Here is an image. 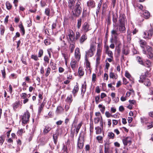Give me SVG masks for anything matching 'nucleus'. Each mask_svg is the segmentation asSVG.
Listing matches in <instances>:
<instances>
[{"label": "nucleus", "mask_w": 153, "mask_h": 153, "mask_svg": "<svg viewBox=\"0 0 153 153\" xmlns=\"http://www.w3.org/2000/svg\"><path fill=\"white\" fill-rule=\"evenodd\" d=\"M74 56L76 60L78 61L80 59L81 55L79 49L78 48H76L75 49Z\"/></svg>", "instance_id": "14"}, {"label": "nucleus", "mask_w": 153, "mask_h": 153, "mask_svg": "<svg viewBox=\"0 0 153 153\" xmlns=\"http://www.w3.org/2000/svg\"><path fill=\"white\" fill-rule=\"evenodd\" d=\"M127 22V20L125 15L123 14H120L119 18L118 23L117 25L118 31L121 33H124L126 31V28L125 27V23Z\"/></svg>", "instance_id": "1"}, {"label": "nucleus", "mask_w": 153, "mask_h": 153, "mask_svg": "<svg viewBox=\"0 0 153 153\" xmlns=\"http://www.w3.org/2000/svg\"><path fill=\"white\" fill-rule=\"evenodd\" d=\"M95 50V47L93 44L90 45L89 49L85 51V58L88 57H91L94 54V51Z\"/></svg>", "instance_id": "7"}, {"label": "nucleus", "mask_w": 153, "mask_h": 153, "mask_svg": "<svg viewBox=\"0 0 153 153\" xmlns=\"http://www.w3.org/2000/svg\"><path fill=\"white\" fill-rule=\"evenodd\" d=\"M82 122L80 123L77 126H76V123L75 121H74L72 123L71 127V134L72 137H73L74 135V134L75 130V134L76 135H77L78 133L79 129L82 126Z\"/></svg>", "instance_id": "3"}, {"label": "nucleus", "mask_w": 153, "mask_h": 153, "mask_svg": "<svg viewBox=\"0 0 153 153\" xmlns=\"http://www.w3.org/2000/svg\"><path fill=\"white\" fill-rule=\"evenodd\" d=\"M118 30V28L117 30L113 29L111 31V35L112 38L115 39H117L119 34L117 33V30Z\"/></svg>", "instance_id": "20"}, {"label": "nucleus", "mask_w": 153, "mask_h": 153, "mask_svg": "<svg viewBox=\"0 0 153 153\" xmlns=\"http://www.w3.org/2000/svg\"><path fill=\"white\" fill-rule=\"evenodd\" d=\"M144 63L146 67L149 68H150L152 66V63L148 59L145 61Z\"/></svg>", "instance_id": "33"}, {"label": "nucleus", "mask_w": 153, "mask_h": 153, "mask_svg": "<svg viewBox=\"0 0 153 153\" xmlns=\"http://www.w3.org/2000/svg\"><path fill=\"white\" fill-rule=\"evenodd\" d=\"M76 63V61L72 60L71 61L70 63V65L71 68L74 71L76 69L77 67Z\"/></svg>", "instance_id": "23"}, {"label": "nucleus", "mask_w": 153, "mask_h": 153, "mask_svg": "<svg viewBox=\"0 0 153 153\" xmlns=\"http://www.w3.org/2000/svg\"><path fill=\"white\" fill-rule=\"evenodd\" d=\"M106 53L108 55L109 57H113V53L111 51L109 50V48L108 47H107L106 48Z\"/></svg>", "instance_id": "30"}, {"label": "nucleus", "mask_w": 153, "mask_h": 153, "mask_svg": "<svg viewBox=\"0 0 153 153\" xmlns=\"http://www.w3.org/2000/svg\"><path fill=\"white\" fill-rule=\"evenodd\" d=\"M153 34V28L152 27L148 31L143 32V37L145 39H151Z\"/></svg>", "instance_id": "5"}, {"label": "nucleus", "mask_w": 153, "mask_h": 153, "mask_svg": "<svg viewBox=\"0 0 153 153\" xmlns=\"http://www.w3.org/2000/svg\"><path fill=\"white\" fill-rule=\"evenodd\" d=\"M84 140L82 137L80 138L79 137L78 138V141L77 144V147L79 149H82L84 146Z\"/></svg>", "instance_id": "11"}, {"label": "nucleus", "mask_w": 153, "mask_h": 153, "mask_svg": "<svg viewBox=\"0 0 153 153\" xmlns=\"http://www.w3.org/2000/svg\"><path fill=\"white\" fill-rule=\"evenodd\" d=\"M91 29L89 24L87 22H85L82 25V31L85 34Z\"/></svg>", "instance_id": "9"}, {"label": "nucleus", "mask_w": 153, "mask_h": 153, "mask_svg": "<svg viewBox=\"0 0 153 153\" xmlns=\"http://www.w3.org/2000/svg\"><path fill=\"white\" fill-rule=\"evenodd\" d=\"M53 138L54 143L56 144L57 142L58 135L56 134H54L53 135Z\"/></svg>", "instance_id": "47"}, {"label": "nucleus", "mask_w": 153, "mask_h": 153, "mask_svg": "<svg viewBox=\"0 0 153 153\" xmlns=\"http://www.w3.org/2000/svg\"><path fill=\"white\" fill-rule=\"evenodd\" d=\"M147 56L150 59H153V53L151 52H149Z\"/></svg>", "instance_id": "56"}, {"label": "nucleus", "mask_w": 153, "mask_h": 153, "mask_svg": "<svg viewBox=\"0 0 153 153\" xmlns=\"http://www.w3.org/2000/svg\"><path fill=\"white\" fill-rule=\"evenodd\" d=\"M50 8H46L45 9V14L47 15V16H50Z\"/></svg>", "instance_id": "46"}, {"label": "nucleus", "mask_w": 153, "mask_h": 153, "mask_svg": "<svg viewBox=\"0 0 153 153\" xmlns=\"http://www.w3.org/2000/svg\"><path fill=\"white\" fill-rule=\"evenodd\" d=\"M5 140V137L2 135L0 137V144L2 145Z\"/></svg>", "instance_id": "51"}, {"label": "nucleus", "mask_w": 153, "mask_h": 153, "mask_svg": "<svg viewBox=\"0 0 153 153\" xmlns=\"http://www.w3.org/2000/svg\"><path fill=\"white\" fill-rule=\"evenodd\" d=\"M43 93L42 92H40L39 93L38 97L40 99H39V101H40V100L42 99H43Z\"/></svg>", "instance_id": "63"}, {"label": "nucleus", "mask_w": 153, "mask_h": 153, "mask_svg": "<svg viewBox=\"0 0 153 153\" xmlns=\"http://www.w3.org/2000/svg\"><path fill=\"white\" fill-rule=\"evenodd\" d=\"M1 73L3 79H5L6 77V74L4 67L3 69L1 70Z\"/></svg>", "instance_id": "48"}, {"label": "nucleus", "mask_w": 153, "mask_h": 153, "mask_svg": "<svg viewBox=\"0 0 153 153\" xmlns=\"http://www.w3.org/2000/svg\"><path fill=\"white\" fill-rule=\"evenodd\" d=\"M102 50V48L101 45L99 43H98L96 56L100 57L101 55V54Z\"/></svg>", "instance_id": "16"}, {"label": "nucleus", "mask_w": 153, "mask_h": 153, "mask_svg": "<svg viewBox=\"0 0 153 153\" xmlns=\"http://www.w3.org/2000/svg\"><path fill=\"white\" fill-rule=\"evenodd\" d=\"M87 36L86 34H83L79 38V42L81 44H82L87 39Z\"/></svg>", "instance_id": "19"}, {"label": "nucleus", "mask_w": 153, "mask_h": 153, "mask_svg": "<svg viewBox=\"0 0 153 153\" xmlns=\"http://www.w3.org/2000/svg\"><path fill=\"white\" fill-rule=\"evenodd\" d=\"M82 19H80L77 20V26L78 29H79L82 24Z\"/></svg>", "instance_id": "54"}, {"label": "nucleus", "mask_w": 153, "mask_h": 153, "mask_svg": "<svg viewBox=\"0 0 153 153\" xmlns=\"http://www.w3.org/2000/svg\"><path fill=\"white\" fill-rule=\"evenodd\" d=\"M95 129L96 130V134H99L101 133L102 128H100L99 126L95 127Z\"/></svg>", "instance_id": "41"}, {"label": "nucleus", "mask_w": 153, "mask_h": 153, "mask_svg": "<svg viewBox=\"0 0 153 153\" xmlns=\"http://www.w3.org/2000/svg\"><path fill=\"white\" fill-rule=\"evenodd\" d=\"M73 100L72 95L71 94L68 96L66 99V101L69 103L70 105L72 102Z\"/></svg>", "instance_id": "26"}, {"label": "nucleus", "mask_w": 153, "mask_h": 153, "mask_svg": "<svg viewBox=\"0 0 153 153\" xmlns=\"http://www.w3.org/2000/svg\"><path fill=\"white\" fill-rule=\"evenodd\" d=\"M20 104V102L19 101L15 102L13 105V108L14 109H15L19 107Z\"/></svg>", "instance_id": "49"}, {"label": "nucleus", "mask_w": 153, "mask_h": 153, "mask_svg": "<svg viewBox=\"0 0 153 153\" xmlns=\"http://www.w3.org/2000/svg\"><path fill=\"white\" fill-rule=\"evenodd\" d=\"M19 27L20 28V31L22 35H24L25 33V30L24 26L22 24L20 25L19 26Z\"/></svg>", "instance_id": "31"}, {"label": "nucleus", "mask_w": 153, "mask_h": 153, "mask_svg": "<svg viewBox=\"0 0 153 153\" xmlns=\"http://www.w3.org/2000/svg\"><path fill=\"white\" fill-rule=\"evenodd\" d=\"M123 142L125 146L130 145L131 143V138L129 137H126L123 140Z\"/></svg>", "instance_id": "12"}, {"label": "nucleus", "mask_w": 153, "mask_h": 153, "mask_svg": "<svg viewBox=\"0 0 153 153\" xmlns=\"http://www.w3.org/2000/svg\"><path fill=\"white\" fill-rule=\"evenodd\" d=\"M109 76L110 78L111 79H116L118 77L117 74L112 72H110Z\"/></svg>", "instance_id": "25"}, {"label": "nucleus", "mask_w": 153, "mask_h": 153, "mask_svg": "<svg viewBox=\"0 0 153 153\" xmlns=\"http://www.w3.org/2000/svg\"><path fill=\"white\" fill-rule=\"evenodd\" d=\"M5 29L4 26L2 25H1L0 27V34L1 35H3Z\"/></svg>", "instance_id": "40"}, {"label": "nucleus", "mask_w": 153, "mask_h": 153, "mask_svg": "<svg viewBox=\"0 0 153 153\" xmlns=\"http://www.w3.org/2000/svg\"><path fill=\"white\" fill-rule=\"evenodd\" d=\"M79 91V85H78L77 83H76V85L72 91V93L73 94V96L74 97H75L76 95V94Z\"/></svg>", "instance_id": "21"}, {"label": "nucleus", "mask_w": 153, "mask_h": 153, "mask_svg": "<svg viewBox=\"0 0 153 153\" xmlns=\"http://www.w3.org/2000/svg\"><path fill=\"white\" fill-rule=\"evenodd\" d=\"M87 6L89 8H92L95 7V2L93 0H89L87 2Z\"/></svg>", "instance_id": "18"}, {"label": "nucleus", "mask_w": 153, "mask_h": 153, "mask_svg": "<svg viewBox=\"0 0 153 153\" xmlns=\"http://www.w3.org/2000/svg\"><path fill=\"white\" fill-rule=\"evenodd\" d=\"M43 50L42 49H40L39 50V52L38 57H41L43 55Z\"/></svg>", "instance_id": "55"}, {"label": "nucleus", "mask_w": 153, "mask_h": 153, "mask_svg": "<svg viewBox=\"0 0 153 153\" xmlns=\"http://www.w3.org/2000/svg\"><path fill=\"white\" fill-rule=\"evenodd\" d=\"M98 107L100 109V111H101V113L103 114L104 113L105 110V106L101 104H99L98 105Z\"/></svg>", "instance_id": "34"}, {"label": "nucleus", "mask_w": 153, "mask_h": 153, "mask_svg": "<svg viewBox=\"0 0 153 153\" xmlns=\"http://www.w3.org/2000/svg\"><path fill=\"white\" fill-rule=\"evenodd\" d=\"M136 60L140 64L143 65H145L142 59L140 56H137V57Z\"/></svg>", "instance_id": "28"}, {"label": "nucleus", "mask_w": 153, "mask_h": 153, "mask_svg": "<svg viewBox=\"0 0 153 153\" xmlns=\"http://www.w3.org/2000/svg\"><path fill=\"white\" fill-rule=\"evenodd\" d=\"M139 43L141 48L143 49H144L145 46L147 44V43L146 42L145 40L142 39H140Z\"/></svg>", "instance_id": "22"}, {"label": "nucleus", "mask_w": 153, "mask_h": 153, "mask_svg": "<svg viewBox=\"0 0 153 153\" xmlns=\"http://www.w3.org/2000/svg\"><path fill=\"white\" fill-rule=\"evenodd\" d=\"M149 72L146 71L140 76V79L139 80V82L143 83L146 86H150L151 85V82L150 80L147 78V77L149 75Z\"/></svg>", "instance_id": "2"}, {"label": "nucleus", "mask_w": 153, "mask_h": 153, "mask_svg": "<svg viewBox=\"0 0 153 153\" xmlns=\"http://www.w3.org/2000/svg\"><path fill=\"white\" fill-rule=\"evenodd\" d=\"M31 58L36 61L39 60L38 57L36 55H32L31 56Z\"/></svg>", "instance_id": "57"}, {"label": "nucleus", "mask_w": 153, "mask_h": 153, "mask_svg": "<svg viewBox=\"0 0 153 153\" xmlns=\"http://www.w3.org/2000/svg\"><path fill=\"white\" fill-rule=\"evenodd\" d=\"M17 77V75L16 74L13 73L12 74L9 76V78H10L12 79H16Z\"/></svg>", "instance_id": "59"}, {"label": "nucleus", "mask_w": 153, "mask_h": 153, "mask_svg": "<svg viewBox=\"0 0 153 153\" xmlns=\"http://www.w3.org/2000/svg\"><path fill=\"white\" fill-rule=\"evenodd\" d=\"M44 60L45 62L48 63L49 62V59L47 56H45L44 57Z\"/></svg>", "instance_id": "62"}, {"label": "nucleus", "mask_w": 153, "mask_h": 153, "mask_svg": "<svg viewBox=\"0 0 153 153\" xmlns=\"http://www.w3.org/2000/svg\"><path fill=\"white\" fill-rule=\"evenodd\" d=\"M86 82L85 81L84 82V83L82 84L81 88V94L82 95V98L83 97L84 94L86 91Z\"/></svg>", "instance_id": "17"}, {"label": "nucleus", "mask_w": 153, "mask_h": 153, "mask_svg": "<svg viewBox=\"0 0 153 153\" xmlns=\"http://www.w3.org/2000/svg\"><path fill=\"white\" fill-rule=\"evenodd\" d=\"M54 38L48 37L47 38L44 40V42L45 45L48 46L51 45L52 42H54Z\"/></svg>", "instance_id": "13"}, {"label": "nucleus", "mask_w": 153, "mask_h": 153, "mask_svg": "<svg viewBox=\"0 0 153 153\" xmlns=\"http://www.w3.org/2000/svg\"><path fill=\"white\" fill-rule=\"evenodd\" d=\"M134 6L139 9V10H142L143 8V6L139 3H137L136 4L134 5Z\"/></svg>", "instance_id": "43"}, {"label": "nucleus", "mask_w": 153, "mask_h": 153, "mask_svg": "<svg viewBox=\"0 0 153 153\" xmlns=\"http://www.w3.org/2000/svg\"><path fill=\"white\" fill-rule=\"evenodd\" d=\"M140 120L141 122L142 123H144L146 124L148 123V118L144 117H141L140 118Z\"/></svg>", "instance_id": "37"}, {"label": "nucleus", "mask_w": 153, "mask_h": 153, "mask_svg": "<svg viewBox=\"0 0 153 153\" xmlns=\"http://www.w3.org/2000/svg\"><path fill=\"white\" fill-rule=\"evenodd\" d=\"M122 52L123 54L127 55L129 53V51L127 48H124L123 49Z\"/></svg>", "instance_id": "45"}, {"label": "nucleus", "mask_w": 153, "mask_h": 153, "mask_svg": "<svg viewBox=\"0 0 153 153\" xmlns=\"http://www.w3.org/2000/svg\"><path fill=\"white\" fill-rule=\"evenodd\" d=\"M110 147L109 144L108 143H106L104 145V152H109L108 150Z\"/></svg>", "instance_id": "36"}, {"label": "nucleus", "mask_w": 153, "mask_h": 153, "mask_svg": "<svg viewBox=\"0 0 153 153\" xmlns=\"http://www.w3.org/2000/svg\"><path fill=\"white\" fill-rule=\"evenodd\" d=\"M85 64L86 65V68L88 70H90V63L88 61L87 58H85Z\"/></svg>", "instance_id": "32"}, {"label": "nucleus", "mask_w": 153, "mask_h": 153, "mask_svg": "<svg viewBox=\"0 0 153 153\" xmlns=\"http://www.w3.org/2000/svg\"><path fill=\"white\" fill-rule=\"evenodd\" d=\"M76 0H68V7L69 9L73 10L76 5Z\"/></svg>", "instance_id": "10"}, {"label": "nucleus", "mask_w": 153, "mask_h": 153, "mask_svg": "<svg viewBox=\"0 0 153 153\" xmlns=\"http://www.w3.org/2000/svg\"><path fill=\"white\" fill-rule=\"evenodd\" d=\"M78 73L80 76H82L84 74V72L82 68L79 67L78 69Z\"/></svg>", "instance_id": "42"}, {"label": "nucleus", "mask_w": 153, "mask_h": 153, "mask_svg": "<svg viewBox=\"0 0 153 153\" xmlns=\"http://www.w3.org/2000/svg\"><path fill=\"white\" fill-rule=\"evenodd\" d=\"M100 117H97L95 118L94 119V122L95 123L97 124L98 123L99 121L100 122Z\"/></svg>", "instance_id": "64"}, {"label": "nucleus", "mask_w": 153, "mask_h": 153, "mask_svg": "<svg viewBox=\"0 0 153 153\" xmlns=\"http://www.w3.org/2000/svg\"><path fill=\"white\" fill-rule=\"evenodd\" d=\"M80 33L78 31H76V32L75 37V41L76 40H77L80 37Z\"/></svg>", "instance_id": "44"}, {"label": "nucleus", "mask_w": 153, "mask_h": 153, "mask_svg": "<svg viewBox=\"0 0 153 153\" xmlns=\"http://www.w3.org/2000/svg\"><path fill=\"white\" fill-rule=\"evenodd\" d=\"M147 127L148 129L151 128L153 127V121L151 123H147Z\"/></svg>", "instance_id": "53"}, {"label": "nucleus", "mask_w": 153, "mask_h": 153, "mask_svg": "<svg viewBox=\"0 0 153 153\" xmlns=\"http://www.w3.org/2000/svg\"><path fill=\"white\" fill-rule=\"evenodd\" d=\"M108 136L109 139H113L114 137V134L111 132H108Z\"/></svg>", "instance_id": "39"}, {"label": "nucleus", "mask_w": 153, "mask_h": 153, "mask_svg": "<svg viewBox=\"0 0 153 153\" xmlns=\"http://www.w3.org/2000/svg\"><path fill=\"white\" fill-rule=\"evenodd\" d=\"M30 114L28 111H26L22 116V122L24 124H27L29 121Z\"/></svg>", "instance_id": "8"}, {"label": "nucleus", "mask_w": 153, "mask_h": 153, "mask_svg": "<svg viewBox=\"0 0 153 153\" xmlns=\"http://www.w3.org/2000/svg\"><path fill=\"white\" fill-rule=\"evenodd\" d=\"M52 128L48 125H47L45 127L43 130V133L44 134H47L51 129Z\"/></svg>", "instance_id": "24"}, {"label": "nucleus", "mask_w": 153, "mask_h": 153, "mask_svg": "<svg viewBox=\"0 0 153 153\" xmlns=\"http://www.w3.org/2000/svg\"><path fill=\"white\" fill-rule=\"evenodd\" d=\"M50 66L52 70H55L56 69V64L53 62L52 60H51L50 62Z\"/></svg>", "instance_id": "35"}, {"label": "nucleus", "mask_w": 153, "mask_h": 153, "mask_svg": "<svg viewBox=\"0 0 153 153\" xmlns=\"http://www.w3.org/2000/svg\"><path fill=\"white\" fill-rule=\"evenodd\" d=\"M142 13L143 17L146 19H149L151 16L150 13L148 11L146 10H143Z\"/></svg>", "instance_id": "15"}, {"label": "nucleus", "mask_w": 153, "mask_h": 153, "mask_svg": "<svg viewBox=\"0 0 153 153\" xmlns=\"http://www.w3.org/2000/svg\"><path fill=\"white\" fill-rule=\"evenodd\" d=\"M69 43L70 44L69 49L70 50L71 52L72 53L73 52L75 47L74 45L75 42H71L70 43Z\"/></svg>", "instance_id": "29"}, {"label": "nucleus", "mask_w": 153, "mask_h": 153, "mask_svg": "<svg viewBox=\"0 0 153 153\" xmlns=\"http://www.w3.org/2000/svg\"><path fill=\"white\" fill-rule=\"evenodd\" d=\"M67 37L69 43H70L71 42H75V34L72 30H68Z\"/></svg>", "instance_id": "6"}, {"label": "nucleus", "mask_w": 153, "mask_h": 153, "mask_svg": "<svg viewBox=\"0 0 153 153\" xmlns=\"http://www.w3.org/2000/svg\"><path fill=\"white\" fill-rule=\"evenodd\" d=\"M6 8L7 10H10L11 8V4L8 1H7L6 2Z\"/></svg>", "instance_id": "50"}, {"label": "nucleus", "mask_w": 153, "mask_h": 153, "mask_svg": "<svg viewBox=\"0 0 153 153\" xmlns=\"http://www.w3.org/2000/svg\"><path fill=\"white\" fill-rule=\"evenodd\" d=\"M51 69L49 67H48L46 69L45 76L46 77H47L50 74Z\"/></svg>", "instance_id": "52"}, {"label": "nucleus", "mask_w": 153, "mask_h": 153, "mask_svg": "<svg viewBox=\"0 0 153 153\" xmlns=\"http://www.w3.org/2000/svg\"><path fill=\"white\" fill-rule=\"evenodd\" d=\"M96 64L97 65H98L100 63V57L96 56Z\"/></svg>", "instance_id": "61"}, {"label": "nucleus", "mask_w": 153, "mask_h": 153, "mask_svg": "<svg viewBox=\"0 0 153 153\" xmlns=\"http://www.w3.org/2000/svg\"><path fill=\"white\" fill-rule=\"evenodd\" d=\"M95 102L96 104H98L100 102L99 100L100 99V95L96 96L95 97Z\"/></svg>", "instance_id": "60"}, {"label": "nucleus", "mask_w": 153, "mask_h": 153, "mask_svg": "<svg viewBox=\"0 0 153 153\" xmlns=\"http://www.w3.org/2000/svg\"><path fill=\"white\" fill-rule=\"evenodd\" d=\"M64 111V109L61 106L57 107L56 110V112L57 114H60L62 113Z\"/></svg>", "instance_id": "27"}, {"label": "nucleus", "mask_w": 153, "mask_h": 153, "mask_svg": "<svg viewBox=\"0 0 153 153\" xmlns=\"http://www.w3.org/2000/svg\"><path fill=\"white\" fill-rule=\"evenodd\" d=\"M113 21L114 23L116 25L117 24L118 16L117 14H113Z\"/></svg>", "instance_id": "38"}, {"label": "nucleus", "mask_w": 153, "mask_h": 153, "mask_svg": "<svg viewBox=\"0 0 153 153\" xmlns=\"http://www.w3.org/2000/svg\"><path fill=\"white\" fill-rule=\"evenodd\" d=\"M125 76L127 78L129 79H130L131 77V76L130 74L127 71H126L125 73Z\"/></svg>", "instance_id": "58"}, {"label": "nucleus", "mask_w": 153, "mask_h": 153, "mask_svg": "<svg viewBox=\"0 0 153 153\" xmlns=\"http://www.w3.org/2000/svg\"><path fill=\"white\" fill-rule=\"evenodd\" d=\"M80 3L77 1L76 4L75 8L72 10L73 15L76 16H79L82 11V9L80 6Z\"/></svg>", "instance_id": "4"}]
</instances>
